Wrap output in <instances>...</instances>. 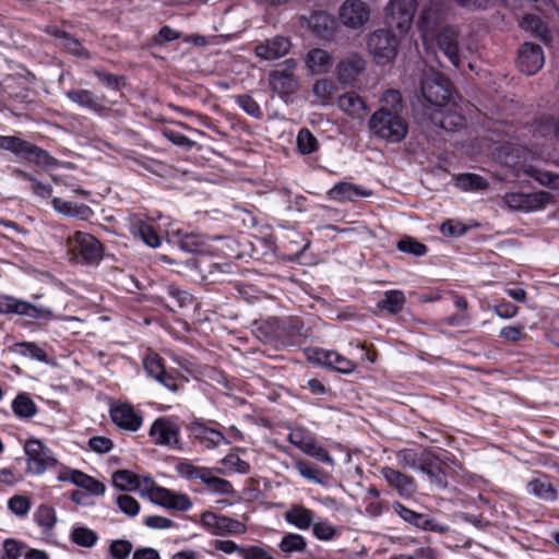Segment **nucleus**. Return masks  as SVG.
Masks as SVG:
<instances>
[{"instance_id":"nucleus-1","label":"nucleus","mask_w":559,"mask_h":559,"mask_svg":"<svg viewBox=\"0 0 559 559\" xmlns=\"http://www.w3.org/2000/svg\"><path fill=\"white\" fill-rule=\"evenodd\" d=\"M444 13L440 3L431 4L421 12V41L427 53H436V48L443 52L449 61L459 67V32L454 27L441 24Z\"/></svg>"},{"instance_id":"nucleus-2","label":"nucleus","mask_w":559,"mask_h":559,"mask_svg":"<svg viewBox=\"0 0 559 559\" xmlns=\"http://www.w3.org/2000/svg\"><path fill=\"white\" fill-rule=\"evenodd\" d=\"M308 334L301 319L290 317L284 320L273 319L258 328V337L265 343L282 340L286 344H296Z\"/></svg>"},{"instance_id":"nucleus-3","label":"nucleus","mask_w":559,"mask_h":559,"mask_svg":"<svg viewBox=\"0 0 559 559\" xmlns=\"http://www.w3.org/2000/svg\"><path fill=\"white\" fill-rule=\"evenodd\" d=\"M72 259L82 264H98L104 255L103 245L93 235L76 231L68 238Z\"/></svg>"},{"instance_id":"nucleus-4","label":"nucleus","mask_w":559,"mask_h":559,"mask_svg":"<svg viewBox=\"0 0 559 559\" xmlns=\"http://www.w3.org/2000/svg\"><path fill=\"white\" fill-rule=\"evenodd\" d=\"M369 128L377 136L391 142L401 141L407 133L405 122L396 114L384 108L371 116Z\"/></svg>"},{"instance_id":"nucleus-5","label":"nucleus","mask_w":559,"mask_h":559,"mask_svg":"<svg viewBox=\"0 0 559 559\" xmlns=\"http://www.w3.org/2000/svg\"><path fill=\"white\" fill-rule=\"evenodd\" d=\"M367 49L377 64L385 66L397 55L399 39L390 29L380 28L369 34Z\"/></svg>"},{"instance_id":"nucleus-6","label":"nucleus","mask_w":559,"mask_h":559,"mask_svg":"<svg viewBox=\"0 0 559 559\" xmlns=\"http://www.w3.org/2000/svg\"><path fill=\"white\" fill-rule=\"evenodd\" d=\"M367 69V60L358 51L342 55L334 66L336 82L344 87H353Z\"/></svg>"},{"instance_id":"nucleus-7","label":"nucleus","mask_w":559,"mask_h":559,"mask_svg":"<svg viewBox=\"0 0 559 559\" xmlns=\"http://www.w3.org/2000/svg\"><path fill=\"white\" fill-rule=\"evenodd\" d=\"M421 97L436 109H443L452 98L450 81L437 72L421 76Z\"/></svg>"},{"instance_id":"nucleus-8","label":"nucleus","mask_w":559,"mask_h":559,"mask_svg":"<svg viewBox=\"0 0 559 559\" xmlns=\"http://www.w3.org/2000/svg\"><path fill=\"white\" fill-rule=\"evenodd\" d=\"M298 62L294 58L284 60L278 68L269 74V84L273 92L281 96L294 94L299 87V81L295 75Z\"/></svg>"},{"instance_id":"nucleus-9","label":"nucleus","mask_w":559,"mask_h":559,"mask_svg":"<svg viewBox=\"0 0 559 559\" xmlns=\"http://www.w3.org/2000/svg\"><path fill=\"white\" fill-rule=\"evenodd\" d=\"M140 483L154 503L179 511H187L192 506L187 496L176 495L169 489L157 486L151 477H143Z\"/></svg>"},{"instance_id":"nucleus-10","label":"nucleus","mask_w":559,"mask_h":559,"mask_svg":"<svg viewBox=\"0 0 559 559\" xmlns=\"http://www.w3.org/2000/svg\"><path fill=\"white\" fill-rule=\"evenodd\" d=\"M0 313H14L35 320L49 321L53 318V313L49 308L37 307L27 301L20 300L8 295H0Z\"/></svg>"},{"instance_id":"nucleus-11","label":"nucleus","mask_w":559,"mask_h":559,"mask_svg":"<svg viewBox=\"0 0 559 559\" xmlns=\"http://www.w3.org/2000/svg\"><path fill=\"white\" fill-rule=\"evenodd\" d=\"M551 201V195L546 191L532 193L508 192L503 195V203L513 211L535 212L545 207Z\"/></svg>"},{"instance_id":"nucleus-12","label":"nucleus","mask_w":559,"mask_h":559,"mask_svg":"<svg viewBox=\"0 0 559 559\" xmlns=\"http://www.w3.org/2000/svg\"><path fill=\"white\" fill-rule=\"evenodd\" d=\"M370 7L364 0H346L338 10V19L347 28L362 29L370 20Z\"/></svg>"},{"instance_id":"nucleus-13","label":"nucleus","mask_w":559,"mask_h":559,"mask_svg":"<svg viewBox=\"0 0 559 559\" xmlns=\"http://www.w3.org/2000/svg\"><path fill=\"white\" fill-rule=\"evenodd\" d=\"M288 440L292 444L300 449L305 454L314 457L316 460L325 463L330 466L334 465L333 457L329 452L318 444L316 438L304 428H296L288 435Z\"/></svg>"},{"instance_id":"nucleus-14","label":"nucleus","mask_w":559,"mask_h":559,"mask_svg":"<svg viewBox=\"0 0 559 559\" xmlns=\"http://www.w3.org/2000/svg\"><path fill=\"white\" fill-rule=\"evenodd\" d=\"M306 356L309 361L341 373H350L356 368L355 362L334 350L312 347L306 350Z\"/></svg>"},{"instance_id":"nucleus-15","label":"nucleus","mask_w":559,"mask_h":559,"mask_svg":"<svg viewBox=\"0 0 559 559\" xmlns=\"http://www.w3.org/2000/svg\"><path fill=\"white\" fill-rule=\"evenodd\" d=\"M25 453L27 455V467L32 473L40 474L46 468L56 464L50 450L41 441L32 439L25 443Z\"/></svg>"},{"instance_id":"nucleus-16","label":"nucleus","mask_w":559,"mask_h":559,"mask_svg":"<svg viewBox=\"0 0 559 559\" xmlns=\"http://www.w3.org/2000/svg\"><path fill=\"white\" fill-rule=\"evenodd\" d=\"M545 63L544 51L540 46L533 43H524L518 51L516 64L521 72L533 75Z\"/></svg>"},{"instance_id":"nucleus-17","label":"nucleus","mask_w":559,"mask_h":559,"mask_svg":"<svg viewBox=\"0 0 559 559\" xmlns=\"http://www.w3.org/2000/svg\"><path fill=\"white\" fill-rule=\"evenodd\" d=\"M416 0H390L388 15L401 32H407L414 20Z\"/></svg>"},{"instance_id":"nucleus-18","label":"nucleus","mask_w":559,"mask_h":559,"mask_svg":"<svg viewBox=\"0 0 559 559\" xmlns=\"http://www.w3.org/2000/svg\"><path fill=\"white\" fill-rule=\"evenodd\" d=\"M174 360L182 369L179 371V378L186 382L192 380L205 384L209 380L221 382V373L212 367L205 366L195 369L193 364L187 358L174 357Z\"/></svg>"},{"instance_id":"nucleus-19","label":"nucleus","mask_w":559,"mask_h":559,"mask_svg":"<svg viewBox=\"0 0 559 559\" xmlns=\"http://www.w3.org/2000/svg\"><path fill=\"white\" fill-rule=\"evenodd\" d=\"M307 71L312 75H321L329 73L335 66L334 55L323 48H311L304 58Z\"/></svg>"},{"instance_id":"nucleus-20","label":"nucleus","mask_w":559,"mask_h":559,"mask_svg":"<svg viewBox=\"0 0 559 559\" xmlns=\"http://www.w3.org/2000/svg\"><path fill=\"white\" fill-rule=\"evenodd\" d=\"M110 417L120 428L136 431L142 426L143 418L136 413L131 404L112 403L110 406Z\"/></svg>"},{"instance_id":"nucleus-21","label":"nucleus","mask_w":559,"mask_h":559,"mask_svg":"<svg viewBox=\"0 0 559 559\" xmlns=\"http://www.w3.org/2000/svg\"><path fill=\"white\" fill-rule=\"evenodd\" d=\"M179 428L170 419L157 418L151 429L150 436L154 439V443L158 445L176 448L179 443Z\"/></svg>"},{"instance_id":"nucleus-22","label":"nucleus","mask_w":559,"mask_h":559,"mask_svg":"<svg viewBox=\"0 0 559 559\" xmlns=\"http://www.w3.org/2000/svg\"><path fill=\"white\" fill-rule=\"evenodd\" d=\"M128 228L134 238L142 240L150 248L156 249L162 245V238L153 226L139 214L128 216Z\"/></svg>"},{"instance_id":"nucleus-23","label":"nucleus","mask_w":559,"mask_h":559,"mask_svg":"<svg viewBox=\"0 0 559 559\" xmlns=\"http://www.w3.org/2000/svg\"><path fill=\"white\" fill-rule=\"evenodd\" d=\"M290 48L292 43L287 37L275 36L255 45L254 53L262 60L274 61L286 56Z\"/></svg>"},{"instance_id":"nucleus-24","label":"nucleus","mask_w":559,"mask_h":559,"mask_svg":"<svg viewBox=\"0 0 559 559\" xmlns=\"http://www.w3.org/2000/svg\"><path fill=\"white\" fill-rule=\"evenodd\" d=\"M66 97L78 106L96 114L107 109L106 97L104 95H96L90 90L72 88L66 92Z\"/></svg>"},{"instance_id":"nucleus-25","label":"nucleus","mask_w":559,"mask_h":559,"mask_svg":"<svg viewBox=\"0 0 559 559\" xmlns=\"http://www.w3.org/2000/svg\"><path fill=\"white\" fill-rule=\"evenodd\" d=\"M426 116L429 117L432 126L448 132H454L464 126V118L461 115L451 112L447 107L433 109L431 112H428V108L421 109V124Z\"/></svg>"},{"instance_id":"nucleus-26","label":"nucleus","mask_w":559,"mask_h":559,"mask_svg":"<svg viewBox=\"0 0 559 559\" xmlns=\"http://www.w3.org/2000/svg\"><path fill=\"white\" fill-rule=\"evenodd\" d=\"M308 26L320 39L329 40L333 37L336 22L333 15L324 11H314L307 20Z\"/></svg>"},{"instance_id":"nucleus-27","label":"nucleus","mask_w":559,"mask_h":559,"mask_svg":"<svg viewBox=\"0 0 559 559\" xmlns=\"http://www.w3.org/2000/svg\"><path fill=\"white\" fill-rule=\"evenodd\" d=\"M448 465L442 463L439 459L430 461L429 453L421 454V474L426 475L429 483L437 488L447 486V469Z\"/></svg>"},{"instance_id":"nucleus-28","label":"nucleus","mask_w":559,"mask_h":559,"mask_svg":"<svg viewBox=\"0 0 559 559\" xmlns=\"http://www.w3.org/2000/svg\"><path fill=\"white\" fill-rule=\"evenodd\" d=\"M372 192L360 186L350 182H340L331 188L328 195L331 200L337 202H353L360 198L370 197Z\"/></svg>"},{"instance_id":"nucleus-29","label":"nucleus","mask_w":559,"mask_h":559,"mask_svg":"<svg viewBox=\"0 0 559 559\" xmlns=\"http://www.w3.org/2000/svg\"><path fill=\"white\" fill-rule=\"evenodd\" d=\"M51 204L56 212L68 217L87 221L93 215L92 209L83 203L66 201L61 198H53Z\"/></svg>"},{"instance_id":"nucleus-30","label":"nucleus","mask_w":559,"mask_h":559,"mask_svg":"<svg viewBox=\"0 0 559 559\" xmlns=\"http://www.w3.org/2000/svg\"><path fill=\"white\" fill-rule=\"evenodd\" d=\"M337 105L343 112L354 119H362L367 114L365 100L354 92L340 96Z\"/></svg>"},{"instance_id":"nucleus-31","label":"nucleus","mask_w":559,"mask_h":559,"mask_svg":"<svg viewBox=\"0 0 559 559\" xmlns=\"http://www.w3.org/2000/svg\"><path fill=\"white\" fill-rule=\"evenodd\" d=\"M526 490L530 495L547 502H552L557 499V490L545 475L530 480L526 485Z\"/></svg>"},{"instance_id":"nucleus-32","label":"nucleus","mask_w":559,"mask_h":559,"mask_svg":"<svg viewBox=\"0 0 559 559\" xmlns=\"http://www.w3.org/2000/svg\"><path fill=\"white\" fill-rule=\"evenodd\" d=\"M67 479L94 496H102L106 490V487L103 483L81 471H71Z\"/></svg>"},{"instance_id":"nucleus-33","label":"nucleus","mask_w":559,"mask_h":559,"mask_svg":"<svg viewBox=\"0 0 559 559\" xmlns=\"http://www.w3.org/2000/svg\"><path fill=\"white\" fill-rule=\"evenodd\" d=\"M285 520L299 530H308L313 523V513L302 506L295 504L285 512Z\"/></svg>"},{"instance_id":"nucleus-34","label":"nucleus","mask_w":559,"mask_h":559,"mask_svg":"<svg viewBox=\"0 0 559 559\" xmlns=\"http://www.w3.org/2000/svg\"><path fill=\"white\" fill-rule=\"evenodd\" d=\"M192 431L206 448H216L223 442L228 443L224 435L215 429L205 427L202 424L195 423L192 427Z\"/></svg>"},{"instance_id":"nucleus-35","label":"nucleus","mask_w":559,"mask_h":559,"mask_svg":"<svg viewBox=\"0 0 559 559\" xmlns=\"http://www.w3.org/2000/svg\"><path fill=\"white\" fill-rule=\"evenodd\" d=\"M20 157L43 166H53L57 163L56 158H53L47 151L28 141L26 142L24 151L21 153Z\"/></svg>"},{"instance_id":"nucleus-36","label":"nucleus","mask_w":559,"mask_h":559,"mask_svg":"<svg viewBox=\"0 0 559 559\" xmlns=\"http://www.w3.org/2000/svg\"><path fill=\"white\" fill-rule=\"evenodd\" d=\"M383 476L402 496L411 495L415 488L414 481L396 469L386 467L383 469Z\"/></svg>"},{"instance_id":"nucleus-37","label":"nucleus","mask_w":559,"mask_h":559,"mask_svg":"<svg viewBox=\"0 0 559 559\" xmlns=\"http://www.w3.org/2000/svg\"><path fill=\"white\" fill-rule=\"evenodd\" d=\"M336 84L332 79H318L312 85V94L321 105L329 104L336 93Z\"/></svg>"},{"instance_id":"nucleus-38","label":"nucleus","mask_w":559,"mask_h":559,"mask_svg":"<svg viewBox=\"0 0 559 559\" xmlns=\"http://www.w3.org/2000/svg\"><path fill=\"white\" fill-rule=\"evenodd\" d=\"M171 236L178 242L181 250L195 253L202 249L203 240L198 234H183L180 229L173 230Z\"/></svg>"},{"instance_id":"nucleus-39","label":"nucleus","mask_w":559,"mask_h":559,"mask_svg":"<svg viewBox=\"0 0 559 559\" xmlns=\"http://www.w3.org/2000/svg\"><path fill=\"white\" fill-rule=\"evenodd\" d=\"M70 540L80 547L92 548L98 542V535L86 526H74L70 533Z\"/></svg>"},{"instance_id":"nucleus-40","label":"nucleus","mask_w":559,"mask_h":559,"mask_svg":"<svg viewBox=\"0 0 559 559\" xmlns=\"http://www.w3.org/2000/svg\"><path fill=\"white\" fill-rule=\"evenodd\" d=\"M143 367L151 379L163 382L166 373L163 359L156 353L150 352L143 359Z\"/></svg>"},{"instance_id":"nucleus-41","label":"nucleus","mask_w":559,"mask_h":559,"mask_svg":"<svg viewBox=\"0 0 559 559\" xmlns=\"http://www.w3.org/2000/svg\"><path fill=\"white\" fill-rule=\"evenodd\" d=\"M12 409L20 418H31L36 415L37 407L26 393H20L12 402Z\"/></svg>"},{"instance_id":"nucleus-42","label":"nucleus","mask_w":559,"mask_h":559,"mask_svg":"<svg viewBox=\"0 0 559 559\" xmlns=\"http://www.w3.org/2000/svg\"><path fill=\"white\" fill-rule=\"evenodd\" d=\"M34 521L44 532H50L57 523L55 509L47 504L39 506L34 512Z\"/></svg>"},{"instance_id":"nucleus-43","label":"nucleus","mask_w":559,"mask_h":559,"mask_svg":"<svg viewBox=\"0 0 559 559\" xmlns=\"http://www.w3.org/2000/svg\"><path fill=\"white\" fill-rule=\"evenodd\" d=\"M112 484L120 490H134L141 487L140 477L127 469H119L112 474Z\"/></svg>"},{"instance_id":"nucleus-44","label":"nucleus","mask_w":559,"mask_h":559,"mask_svg":"<svg viewBox=\"0 0 559 559\" xmlns=\"http://www.w3.org/2000/svg\"><path fill=\"white\" fill-rule=\"evenodd\" d=\"M457 188L465 191L484 190L488 187V181L476 174H462L455 179Z\"/></svg>"},{"instance_id":"nucleus-45","label":"nucleus","mask_w":559,"mask_h":559,"mask_svg":"<svg viewBox=\"0 0 559 559\" xmlns=\"http://www.w3.org/2000/svg\"><path fill=\"white\" fill-rule=\"evenodd\" d=\"M404 302L405 297L402 292L390 290L384 294V297L378 302V306L390 313H397L402 310Z\"/></svg>"},{"instance_id":"nucleus-46","label":"nucleus","mask_w":559,"mask_h":559,"mask_svg":"<svg viewBox=\"0 0 559 559\" xmlns=\"http://www.w3.org/2000/svg\"><path fill=\"white\" fill-rule=\"evenodd\" d=\"M534 132L543 138L554 135L559 140V117L557 121L549 116L538 118L534 123Z\"/></svg>"},{"instance_id":"nucleus-47","label":"nucleus","mask_w":559,"mask_h":559,"mask_svg":"<svg viewBox=\"0 0 559 559\" xmlns=\"http://www.w3.org/2000/svg\"><path fill=\"white\" fill-rule=\"evenodd\" d=\"M13 350L31 359H35L38 361L47 360L46 352L40 346L32 342L16 343L13 347Z\"/></svg>"},{"instance_id":"nucleus-48","label":"nucleus","mask_w":559,"mask_h":559,"mask_svg":"<svg viewBox=\"0 0 559 559\" xmlns=\"http://www.w3.org/2000/svg\"><path fill=\"white\" fill-rule=\"evenodd\" d=\"M278 547L285 554L301 552L306 549L307 542L299 534L288 533L282 538Z\"/></svg>"},{"instance_id":"nucleus-49","label":"nucleus","mask_w":559,"mask_h":559,"mask_svg":"<svg viewBox=\"0 0 559 559\" xmlns=\"http://www.w3.org/2000/svg\"><path fill=\"white\" fill-rule=\"evenodd\" d=\"M202 481L209 490L215 493L228 495L234 491L233 485L228 480L214 476L210 468H207L206 476L202 478Z\"/></svg>"},{"instance_id":"nucleus-50","label":"nucleus","mask_w":559,"mask_h":559,"mask_svg":"<svg viewBox=\"0 0 559 559\" xmlns=\"http://www.w3.org/2000/svg\"><path fill=\"white\" fill-rule=\"evenodd\" d=\"M526 174L540 185L559 190V175L533 166L526 169Z\"/></svg>"},{"instance_id":"nucleus-51","label":"nucleus","mask_w":559,"mask_h":559,"mask_svg":"<svg viewBox=\"0 0 559 559\" xmlns=\"http://www.w3.org/2000/svg\"><path fill=\"white\" fill-rule=\"evenodd\" d=\"M318 141L310 130L302 128L297 134V148L300 154L309 155L318 150Z\"/></svg>"},{"instance_id":"nucleus-52","label":"nucleus","mask_w":559,"mask_h":559,"mask_svg":"<svg viewBox=\"0 0 559 559\" xmlns=\"http://www.w3.org/2000/svg\"><path fill=\"white\" fill-rule=\"evenodd\" d=\"M521 25L525 29L534 32L544 41H549V32L539 17L527 14L522 19Z\"/></svg>"},{"instance_id":"nucleus-53","label":"nucleus","mask_w":559,"mask_h":559,"mask_svg":"<svg viewBox=\"0 0 559 559\" xmlns=\"http://www.w3.org/2000/svg\"><path fill=\"white\" fill-rule=\"evenodd\" d=\"M380 102L383 105L382 108L390 111L392 110L393 114H397L403 107L402 95L397 90L385 91L380 98Z\"/></svg>"},{"instance_id":"nucleus-54","label":"nucleus","mask_w":559,"mask_h":559,"mask_svg":"<svg viewBox=\"0 0 559 559\" xmlns=\"http://www.w3.org/2000/svg\"><path fill=\"white\" fill-rule=\"evenodd\" d=\"M26 142L27 141L13 135H0V150L9 151L20 157Z\"/></svg>"},{"instance_id":"nucleus-55","label":"nucleus","mask_w":559,"mask_h":559,"mask_svg":"<svg viewBox=\"0 0 559 559\" xmlns=\"http://www.w3.org/2000/svg\"><path fill=\"white\" fill-rule=\"evenodd\" d=\"M31 500L27 497L21 495L11 497L8 502V508L10 511L17 516H25L31 510Z\"/></svg>"},{"instance_id":"nucleus-56","label":"nucleus","mask_w":559,"mask_h":559,"mask_svg":"<svg viewBox=\"0 0 559 559\" xmlns=\"http://www.w3.org/2000/svg\"><path fill=\"white\" fill-rule=\"evenodd\" d=\"M116 502L120 511L128 516H135L140 511V503L129 495H119Z\"/></svg>"},{"instance_id":"nucleus-57","label":"nucleus","mask_w":559,"mask_h":559,"mask_svg":"<svg viewBox=\"0 0 559 559\" xmlns=\"http://www.w3.org/2000/svg\"><path fill=\"white\" fill-rule=\"evenodd\" d=\"M178 473L188 478V479H201L206 476L207 468L206 467H198L192 465L189 462H180L177 465Z\"/></svg>"},{"instance_id":"nucleus-58","label":"nucleus","mask_w":559,"mask_h":559,"mask_svg":"<svg viewBox=\"0 0 559 559\" xmlns=\"http://www.w3.org/2000/svg\"><path fill=\"white\" fill-rule=\"evenodd\" d=\"M295 467L298 473L306 479L313 480L318 484H323L324 481L320 478L321 471L308 462L302 460L295 461Z\"/></svg>"},{"instance_id":"nucleus-59","label":"nucleus","mask_w":559,"mask_h":559,"mask_svg":"<svg viewBox=\"0 0 559 559\" xmlns=\"http://www.w3.org/2000/svg\"><path fill=\"white\" fill-rule=\"evenodd\" d=\"M59 38L61 40V46L69 52L73 53L74 56L88 57L87 51L83 48V46L76 38L63 32L61 33Z\"/></svg>"},{"instance_id":"nucleus-60","label":"nucleus","mask_w":559,"mask_h":559,"mask_svg":"<svg viewBox=\"0 0 559 559\" xmlns=\"http://www.w3.org/2000/svg\"><path fill=\"white\" fill-rule=\"evenodd\" d=\"M92 74L96 76L106 87L118 91L120 83L123 81L122 76H118L112 73H107L99 68L92 70Z\"/></svg>"},{"instance_id":"nucleus-61","label":"nucleus","mask_w":559,"mask_h":559,"mask_svg":"<svg viewBox=\"0 0 559 559\" xmlns=\"http://www.w3.org/2000/svg\"><path fill=\"white\" fill-rule=\"evenodd\" d=\"M132 551V544L126 539H116L109 546L114 559H127Z\"/></svg>"},{"instance_id":"nucleus-62","label":"nucleus","mask_w":559,"mask_h":559,"mask_svg":"<svg viewBox=\"0 0 559 559\" xmlns=\"http://www.w3.org/2000/svg\"><path fill=\"white\" fill-rule=\"evenodd\" d=\"M163 135L170 141L173 144L186 148H191L197 145L194 141L189 139L188 136L183 135L182 133L171 130V129H165L163 131Z\"/></svg>"},{"instance_id":"nucleus-63","label":"nucleus","mask_w":559,"mask_h":559,"mask_svg":"<svg viewBox=\"0 0 559 559\" xmlns=\"http://www.w3.org/2000/svg\"><path fill=\"white\" fill-rule=\"evenodd\" d=\"M313 535L321 540H331L336 535V530L328 522L312 523Z\"/></svg>"},{"instance_id":"nucleus-64","label":"nucleus","mask_w":559,"mask_h":559,"mask_svg":"<svg viewBox=\"0 0 559 559\" xmlns=\"http://www.w3.org/2000/svg\"><path fill=\"white\" fill-rule=\"evenodd\" d=\"M22 549V543L13 538H8L3 542V555L1 559H17L21 556Z\"/></svg>"}]
</instances>
